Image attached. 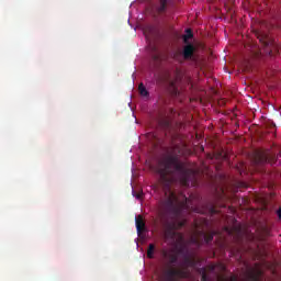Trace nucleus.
Here are the masks:
<instances>
[{
    "mask_svg": "<svg viewBox=\"0 0 281 281\" xmlns=\"http://www.w3.org/2000/svg\"><path fill=\"white\" fill-rule=\"evenodd\" d=\"M156 173L159 176V182L166 189L165 199L160 201V210L171 220L167 223L166 236L173 237L176 234L175 229L183 227L187 221H181L184 203H181L177 194L171 191L170 183H172L175 179H179L183 186H190L195 173L179 160V156H165L158 160Z\"/></svg>",
    "mask_w": 281,
    "mask_h": 281,
    "instance_id": "f257e3e1",
    "label": "nucleus"
},
{
    "mask_svg": "<svg viewBox=\"0 0 281 281\" xmlns=\"http://www.w3.org/2000/svg\"><path fill=\"white\" fill-rule=\"evenodd\" d=\"M180 254H183V247H180L178 251H175L173 249H171V251H162V256L166 260V269L161 272V281H177L188 278V271H186V269H178L176 267L179 262Z\"/></svg>",
    "mask_w": 281,
    "mask_h": 281,
    "instance_id": "f03ea898",
    "label": "nucleus"
},
{
    "mask_svg": "<svg viewBox=\"0 0 281 281\" xmlns=\"http://www.w3.org/2000/svg\"><path fill=\"white\" fill-rule=\"evenodd\" d=\"M194 53H195L194 44H186V46L183 47L182 56L184 57V59H192V57H194Z\"/></svg>",
    "mask_w": 281,
    "mask_h": 281,
    "instance_id": "7ed1b4c3",
    "label": "nucleus"
},
{
    "mask_svg": "<svg viewBox=\"0 0 281 281\" xmlns=\"http://www.w3.org/2000/svg\"><path fill=\"white\" fill-rule=\"evenodd\" d=\"M135 221H136L137 234H138V236H140V234L144 232V229H146V223L144 221L143 214H138V216H136Z\"/></svg>",
    "mask_w": 281,
    "mask_h": 281,
    "instance_id": "20e7f679",
    "label": "nucleus"
},
{
    "mask_svg": "<svg viewBox=\"0 0 281 281\" xmlns=\"http://www.w3.org/2000/svg\"><path fill=\"white\" fill-rule=\"evenodd\" d=\"M269 158H267V156H265L263 154H257V156H255V165H266L268 162Z\"/></svg>",
    "mask_w": 281,
    "mask_h": 281,
    "instance_id": "39448f33",
    "label": "nucleus"
},
{
    "mask_svg": "<svg viewBox=\"0 0 281 281\" xmlns=\"http://www.w3.org/2000/svg\"><path fill=\"white\" fill-rule=\"evenodd\" d=\"M260 276H262V270L261 269H256V271H250L248 273V278L251 281H259Z\"/></svg>",
    "mask_w": 281,
    "mask_h": 281,
    "instance_id": "423d86ee",
    "label": "nucleus"
},
{
    "mask_svg": "<svg viewBox=\"0 0 281 281\" xmlns=\"http://www.w3.org/2000/svg\"><path fill=\"white\" fill-rule=\"evenodd\" d=\"M169 0H160L159 5L157 7V12L159 14H162V12H166L167 5Z\"/></svg>",
    "mask_w": 281,
    "mask_h": 281,
    "instance_id": "0eeeda50",
    "label": "nucleus"
},
{
    "mask_svg": "<svg viewBox=\"0 0 281 281\" xmlns=\"http://www.w3.org/2000/svg\"><path fill=\"white\" fill-rule=\"evenodd\" d=\"M138 92H139L140 97H146V98L150 97L149 91L147 90L146 86H144V83H139Z\"/></svg>",
    "mask_w": 281,
    "mask_h": 281,
    "instance_id": "6e6552de",
    "label": "nucleus"
},
{
    "mask_svg": "<svg viewBox=\"0 0 281 281\" xmlns=\"http://www.w3.org/2000/svg\"><path fill=\"white\" fill-rule=\"evenodd\" d=\"M155 250H156V246L154 245V243H150L148 248H147V258H154L155 257Z\"/></svg>",
    "mask_w": 281,
    "mask_h": 281,
    "instance_id": "1a4fd4ad",
    "label": "nucleus"
},
{
    "mask_svg": "<svg viewBox=\"0 0 281 281\" xmlns=\"http://www.w3.org/2000/svg\"><path fill=\"white\" fill-rule=\"evenodd\" d=\"M202 234H203L205 243H212L216 233L215 232H210L209 234H205L204 232H202Z\"/></svg>",
    "mask_w": 281,
    "mask_h": 281,
    "instance_id": "9d476101",
    "label": "nucleus"
},
{
    "mask_svg": "<svg viewBox=\"0 0 281 281\" xmlns=\"http://www.w3.org/2000/svg\"><path fill=\"white\" fill-rule=\"evenodd\" d=\"M191 37H193V31L192 29H187L186 34L183 35L184 42H188V40H190Z\"/></svg>",
    "mask_w": 281,
    "mask_h": 281,
    "instance_id": "9b49d317",
    "label": "nucleus"
},
{
    "mask_svg": "<svg viewBox=\"0 0 281 281\" xmlns=\"http://www.w3.org/2000/svg\"><path fill=\"white\" fill-rule=\"evenodd\" d=\"M260 40L265 44V46H273V41L270 40V37H268L267 35L265 37H261Z\"/></svg>",
    "mask_w": 281,
    "mask_h": 281,
    "instance_id": "f8f14e48",
    "label": "nucleus"
},
{
    "mask_svg": "<svg viewBox=\"0 0 281 281\" xmlns=\"http://www.w3.org/2000/svg\"><path fill=\"white\" fill-rule=\"evenodd\" d=\"M154 50H155V54L153 55V58H154L155 60L160 59V55H159V53H157L156 46H154Z\"/></svg>",
    "mask_w": 281,
    "mask_h": 281,
    "instance_id": "ddd939ff",
    "label": "nucleus"
},
{
    "mask_svg": "<svg viewBox=\"0 0 281 281\" xmlns=\"http://www.w3.org/2000/svg\"><path fill=\"white\" fill-rule=\"evenodd\" d=\"M201 280H202V281H207V280H209V276H207L205 269H203V271H202V278H201Z\"/></svg>",
    "mask_w": 281,
    "mask_h": 281,
    "instance_id": "4468645a",
    "label": "nucleus"
},
{
    "mask_svg": "<svg viewBox=\"0 0 281 281\" xmlns=\"http://www.w3.org/2000/svg\"><path fill=\"white\" fill-rule=\"evenodd\" d=\"M184 262L186 265H190L192 262L190 256H184Z\"/></svg>",
    "mask_w": 281,
    "mask_h": 281,
    "instance_id": "2eb2a0df",
    "label": "nucleus"
},
{
    "mask_svg": "<svg viewBox=\"0 0 281 281\" xmlns=\"http://www.w3.org/2000/svg\"><path fill=\"white\" fill-rule=\"evenodd\" d=\"M210 212H211V214H216L218 211L216 210L215 206H212V207L210 209Z\"/></svg>",
    "mask_w": 281,
    "mask_h": 281,
    "instance_id": "dca6fc26",
    "label": "nucleus"
},
{
    "mask_svg": "<svg viewBox=\"0 0 281 281\" xmlns=\"http://www.w3.org/2000/svg\"><path fill=\"white\" fill-rule=\"evenodd\" d=\"M237 280H238L237 276H231V281H237Z\"/></svg>",
    "mask_w": 281,
    "mask_h": 281,
    "instance_id": "f3484780",
    "label": "nucleus"
},
{
    "mask_svg": "<svg viewBox=\"0 0 281 281\" xmlns=\"http://www.w3.org/2000/svg\"><path fill=\"white\" fill-rule=\"evenodd\" d=\"M210 269H211V271H215L216 266H215V265H211V266H210Z\"/></svg>",
    "mask_w": 281,
    "mask_h": 281,
    "instance_id": "a211bd4d",
    "label": "nucleus"
},
{
    "mask_svg": "<svg viewBox=\"0 0 281 281\" xmlns=\"http://www.w3.org/2000/svg\"><path fill=\"white\" fill-rule=\"evenodd\" d=\"M135 196H136L137 199H142L143 193H136Z\"/></svg>",
    "mask_w": 281,
    "mask_h": 281,
    "instance_id": "6ab92c4d",
    "label": "nucleus"
},
{
    "mask_svg": "<svg viewBox=\"0 0 281 281\" xmlns=\"http://www.w3.org/2000/svg\"><path fill=\"white\" fill-rule=\"evenodd\" d=\"M277 214H278L279 218H281V207H279V210L277 211Z\"/></svg>",
    "mask_w": 281,
    "mask_h": 281,
    "instance_id": "aec40b11",
    "label": "nucleus"
},
{
    "mask_svg": "<svg viewBox=\"0 0 281 281\" xmlns=\"http://www.w3.org/2000/svg\"><path fill=\"white\" fill-rule=\"evenodd\" d=\"M175 110L172 108H170V114H173Z\"/></svg>",
    "mask_w": 281,
    "mask_h": 281,
    "instance_id": "412c9836",
    "label": "nucleus"
},
{
    "mask_svg": "<svg viewBox=\"0 0 281 281\" xmlns=\"http://www.w3.org/2000/svg\"><path fill=\"white\" fill-rule=\"evenodd\" d=\"M223 281H232V279L229 278L228 280H223Z\"/></svg>",
    "mask_w": 281,
    "mask_h": 281,
    "instance_id": "4be33fe9",
    "label": "nucleus"
}]
</instances>
